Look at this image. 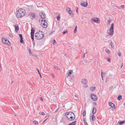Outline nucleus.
<instances>
[{"instance_id":"nucleus-41","label":"nucleus","mask_w":125,"mask_h":125,"mask_svg":"<svg viewBox=\"0 0 125 125\" xmlns=\"http://www.w3.org/2000/svg\"><path fill=\"white\" fill-rule=\"evenodd\" d=\"M118 55L119 56H121V53L120 52H119L118 53Z\"/></svg>"},{"instance_id":"nucleus-18","label":"nucleus","mask_w":125,"mask_h":125,"mask_svg":"<svg viewBox=\"0 0 125 125\" xmlns=\"http://www.w3.org/2000/svg\"><path fill=\"white\" fill-rule=\"evenodd\" d=\"M87 82V80L86 79H82L81 81L82 83L84 84H86Z\"/></svg>"},{"instance_id":"nucleus-45","label":"nucleus","mask_w":125,"mask_h":125,"mask_svg":"<svg viewBox=\"0 0 125 125\" xmlns=\"http://www.w3.org/2000/svg\"><path fill=\"white\" fill-rule=\"evenodd\" d=\"M40 100L42 101H43V98L42 97H41L40 98Z\"/></svg>"},{"instance_id":"nucleus-58","label":"nucleus","mask_w":125,"mask_h":125,"mask_svg":"<svg viewBox=\"0 0 125 125\" xmlns=\"http://www.w3.org/2000/svg\"><path fill=\"white\" fill-rule=\"evenodd\" d=\"M124 106H125V103L124 104Z\"/></svg>"},{"instance_id":"nucleus-14","label":"nucleus","mask_w":125,"mask_h":125,"mask_svg":"<svg viewBox=\"0 0 125 125\" xmlns=\"http://www.w3.org/2000/svg\"><path fill=\"white\" fill-rule=\"evenodd\" d=\"M29 15L30 16V18L31 20L35 18V15L34 13L31 12L29 13Z\"/></svg>"},{"instance_id":"nucleus-17","label":"nucleus","mask_w":125,"mask_h":125,"mask_svg":"<svg viewBox=\"0 0 125 125\" xmlns=\"http://www.w3.org/2000/svg\"><path fill=\"white\" fill-rule=\"evenodd\" d=\"M19 36L20 38V42L21 43H22L23 42L22 35L21 34H19Z\"/></svg>"},{"instance_id":"nucleus-48","label":"nucleus","mask_w":125,"mask_h":125,"mask_svg":"<svg viewBox=\"0 0 125 125\" xmlns=\"http://www.w3.org/2000/svg\"><path fill=\"white\" fill-rule=\"evenodd\" d=\"M103 72H101V76H103Z\"/></svg>"},{"instance_id":"nucleus-13","label":"nucleus","mask_w":125,"mask_h":125,"mask_svg":"<svg viewBox=\"0 0 125 125\" xmlns=\"http://www.w3.org/2000/svg\"><path fill=\"white\" fill-rule=\"evenodd\" d=\"M66 116H71V115H74V114L71 112H67L66 113Z\"/></svg>"},{"instance_id":"nucleus-34","label":"nucleus","mask_w":125,"mask_h":125,"mask_svg":"<svg viewBox=\"0 0 125 125\" xmlns=\"http://www.w3.org/2000/svg\"><path fill=\"white\" fill-rule=\"evenodd\" d=\"M86 111L84 110L83 111V116H84L85 115Z\"/></svg>"},{"instance_id":"nucleus-35","label":"nucleus","mask_w":125,"mask_h":125,"mask_svg":"<svg viewBox=\"0 0 125 125\" xmlns=\"http://www.w3.org/2000/svg\"><path fill=\"white\" fill-rule=\"evenodd\" d=\"M56 18L58 20H59L60 18V16L58 15L57 17Z\"/></svg>"},{"instance_id":"nucleus-50","label":"nucleus","mask_w":125,"mask_h":125,"mask_svg":"<svg viewBox=\"0 0 125 125\" xmlns=\"http://www.w3.org/2000/svg\"><path fill=\"white\" fill-rule=\"evenodd\" d=\"M76 12L77 13L78 8L77 7H76Z\"/></svg>"},{"instance_id":"nucleus-42","label":"nucleus","mask_w":125,"mask_h":125,"mask_svg":"<svg viewBox=\"0 0 125 125\" xmlns=\"http://www.w3.org/2000/svg\"><path fill=\"white\" fill-rule=\"evenodd\" d=\"M83 122L84 123H85V122H86V119L85 118H84L83 119Z\"/></svg>"},{"instance_id":"nucleus-51","label":"nucleus","mask_w":125,"mask_h":125,"mask_svg":"<svg viewBox=\"0 0 125 125\" xmlns=\"http://www.w3.org/2000/svg\"><path fill=\"white\" fill-rule=\"evenodd\" d=\"M94 105H96V104L95 102H94L93 103Z\"/></svg>"},{"instance_id":"nucleus-56","label":"nucleus","mask_w":125,"mask_h":125,"mask_svg":"<svg viewBox=\"0 0 125 125\" xmlns=\"http://www.w3.org/2000/svg\"><path fill=\"white\" fill-rule=\"evenodd\" d=\"M123 63L122 65L121 66V68L123 66Z\"/></svg>"},{"instance_id":"nucleus-55","label":"nucleus","mask_w":125,"mask_h":125,"mask_svg":"<svg viewBox=\"0 0 125 125\" xmlns=\"http://www.w3.org/2000/svg\"><path fill=\"white\" fill-rule=\"evenodd\" d=\"M47 120V119H46L45 120H44L43 121V123H44Z\"/></svg>"},{"instance_id":"nucleus-11","label":"nucleus","mask_w":125,"mask_h":125,"mask_svg":"<svg viewBox=\"0 0 125 125\" xmlns=\"http://www.w3.org/2000/svg\"><path fill=\"white\" fill-rule=\"evenodd\" d=\"M66 117L70 121H72L73 120H74L75 117L74 115H71V116H67Z\"/></svg>"},{"instance_id":"nucleus-61","label":"nucleus","mask_w":125,"mask_h":125,"mask_svg":"<svg viewBox=\"0 0 125 125\" xmlns=\"http://www.w3.org/2000/svg\"><path fill=\"white\" fill-rule=\"evenodd\" d=\"M58 110V109H57L55 111V112H56Z\"/></svg>"},{"instance_id":"nucleus-54","label":"nucleus","mask_w":125,"mask_h":125,"mask_svg":"<svg viewBox=\"0 0 125 125\" xmlns=\"http://www.w3.org/2000/svg\"><path fill=\"white\" fill-rule=\"evenodd\" d=\"M85 125H88L87 122H85V123H84Z\"/></svg>"},{"instance_id":"nucleus-24","label":"nucleus","mask_w":125,"mask_h":125,"mask_svg":"<svg viewBox=\"0 0 125 125\" xmlns=\"http://www.w3.org/2000/svg\"><path fill=\"white\" fill-rule=\"evenodd\" d=\"M122 98V97L120 95H119L117 98V100H120Z\"/></svg>"},{"instance_id":"nucleus-46","label":"nucleus","mask_w":125,"mask_h":125,"mask_svg":"<svg viewBox=\"0 0 125 125\" xmlns=\"http://www.w3.org/2000/svg\"><path fill=\"white\" fill-rule=\"evenodd\" d=\"M51 76L52 77H53V78H54L55 77V76H54V75L53 74H51Z\"/></svg>"},{"instance_id":"nucleus-9","label":"nucleus","mask_w":125,"mask_h":125,"mask_svg":"<svg viewBox=\"0 0 125 125\" xmlns=\"http://www.w3.org/2000/svg\"><path fill=\"white\" fill-rule=\"evenodd\" d=\"M35 31L34 30L32 29L31 30V38L33 41L34 40V33Z\"/></svg>"},{"instance_id":"nucleus-62","label":"nucleus","mask_w":125,"mask_h":125,"mask_svg":"<svg viewBox=\"0 0 125 125\" xmlns=\"http://www.w3.org/2000/svg\"><path fill=\"white\" fill-rule=\"evenodd\" d=\"M14 115L15 116H16V115Z\"/></svg>"},{"instance_id":"nucleus-1","label":"nucleus","mask_w":125,"mask_h":125,"mask_svg":"<svg viewBox=\"0 0 125 125\" xmlns=\"http://www.w3.org/2000/svg\"><path fill=\"white\" fill-rule=\"evenodd\" d=\"M25 14L24 9H19L16 12V15L18 18H20L24 16Z\"/></svg>"},{"instance_id":"nucleus-19","label":"nucleus","mask_w":125,"mask_h":125,"mask_svg":"<svg viewBox=\"0 0 125 125\" xmlns=\"http://www.w3.org/2000/svg\"><path fill=\"white\" fill-rule=\"evenodd\" d=\"M96 108L95 107H94L92 111V113L93 114H94L96 112Z\"/></svg>"},{"instance_id":"nucleus-32","label":"nucleus","mask_w":125,"mask_h":125,"mask_svg":"<svg viewBox=\"0 0 125 125\" xmlns=\"http://www.w3.org/2000/svg\"><path fill=\"white\" fill-rule=\"evenodd\" d=\"M77 26H76L75 27V29L74 31V33H75L76 32V31H77Z\"/></svg>"},{"instance_id":"nucleus-7","label":"nucleus","mask_w":125,"mask_h":125,"mask_svg":"<svg viewBox=\"0 0 125 125\" xmlns=\"http://www.w3.org/2000/svg\"><path fill=\"white\" fill-rule=\"evenodd\" d=\"M66 11L69 14L72 16L73 17L74 15L73 14L72 11L71 10V9L68 7H67L66 8Z\"/></svg>"},{"instance_id":"nucleus-40","label":"nucleus","mask_w":125,"mask_h":125,"mask_svg":"<svg viewBox=\"0 0 125 125\" xmlns=\"http://www.w3.org/2000/svg\"><path fill=\"white\" fill-rule=\"evenodd\" d=\"M107 61L108 62H111L110 59V58H107Z\"/></svg>"},{"instance_id":"nucleus-8","label":"nucleus","mask_w":125,"mask_h":125,"mask_svg":"<svg viewBox=\"0 0 125 125\" xmlns=\"http://www.w3.org/2000/svg\"><path fill=\"white\" fill-rule=\"evenodd\" d=\"M91 97L92 99L94 101H96L97 99V96L94 94H91Z\"/></svg>"},{"instance_id":"nucleus-28","label":"nucleus","mask_w":125,"mask_h":125,"mask_svg":"<svg viewBox=\"0 0 125 125\" xmlns=\"http://www.w3.org/2000/svg\"><path fill=\"white\" fill-rule=\"evenodd\" d=\"M73 71L72 70H70L68 72V76H69L72 73Z\"/></svg>"},{"instance_id":"nucleus-21","label":"nucleus","mask_w":125,"mask_h":125,"mask_svg":"<svg viewBox=\"0 0 125 125\" xmlns=\"http://www.w3.org/2000/svg\"><path fill=\"white\" fill-rule=\"evenodd\" d=\"M76 123V121H74L73 122L71 123H70L68 125H75V123Z\"/></svg>"},{"instance_id":"nucleus-37","label":"nucleus","mask_w":125,"mask_h":125,"mask_svg":"<svg viewBox=\"0 0 125 125\" xmlns=\"http://www.w3.org/2000/svg\"><path fill=\"white\" fill-rule=\"evenodd\" d=\"M9 36L11 38H12L13 37V35L11 33H9Z\"/></svg>"},{"instance_id":"nucleus-22","label":"nucleus","mask_w":125,"mask_h":125,"mask_svg":"<svg viewBox=\"0 0 125 125\" xmlns=\"http://www.w3.org/2000/svg\"><path fill=\"white\" fill-rule=\"evenodd\" d=\"M95 89V87H91L90 88V90L91 91H93Z\"/></svg>"},{"instance_id":"nucleus-59","label":"nucleus","mask_w":125,"mask_h":125,"mask_svg":"<svg viewBox=\"0 0 125 125\" xmlns=\"http://www.w3.org/2000/svg\"><path fill=\"white\" fill-rule=\"evenodd\" d=\"M38 73H39V74L40 75L41 74H40V72H38Z\"/></svg>"},{"instance_id":"nucleus-2","label":"nucleus","mask_w":125,"mask_h":125,"mask_svg":"<svg viewBox=\"0 0 125 125\" xmlns=\"http://www.w3.org/2000/svg\"><path fill=\"white\" fill-rule=\"evenodd\" d=\"M44 35V33L43 32L39 31L35 33V37L38 40H41L43 37Z\"/></svg>"},{"instance_id":"nucleus-47","label":"nucleus","mask_w":125,"mask_h":125,"mask_svg":"<svg viewBox=\"0 0 125 125\" xmlns=\"http://www.w3.org/2000/svg\"><path fill=\"white\" fill-rule=\"evenodd\" d=\"M121 7L123 9L124 8V5H122L121 6Z\"/></svg>"},{"instance_id":"nucleus-36","label":"nucleus","mask_w":125,"mask_h":125,"mask_svg":"<svg viewBox=\"0 0 125 125\" xmlns=\"http://www.w3.org/2000/svg\"><path fill=\"white\" fill-rule=\"evenodd\" d=\"M56 42V41L55 39H54L53 41V45L55 44V43Z\"/></svg>"},{"instance_id":"nucleus-44","label":"nucleus","mask_w":125,"mask_h":125,"mask_svg":"<svg viewBox=\"0 0 125 125\" xmlns=\"http://www.w3.org/2000/svg\"><path fill=\"white\" fill-rule=\"evenodd\" d=\"M49 117V115H47V116H46L45 117V118H46V119H47Z\"/></svg>"},{"instance_id":"nucleus-38","label":"nucleus","mask_w":125,"mask_h":125,"mask_svg":"<svg viewBox=\"0 0 125 125\" xmlns=\"http://www.w3.org/2000/svg\"><path fill=\"white\" fill-rule=\"evenodd\" d=\"M68 32V31L67 30H66V31H63L62 32V33L63 34H64L65 33H67Z\"/></svg>"},{"instance_id":"nucleus-26","label":"nucleus","mask_w":125,"mask_h":125,"mask_svg":"<svg viewBox=\"0 0 125 125\" xmlns=\"http://www.w3.org/2000/svg\"><path fill=\"white\" fill-rule=\"evenodd\" d=\"M111 20L110 19H109L108 20L107 22V25H109L110 24V23L111 21Z\"/></svg>"},{"instance_id":"nucleus-33","label":"nucleus","mask_w":125,"mask_h":125,"mask_svg":"<svg viewBox=\"0 0 125 125\" xmlns=\"http://www.w3.org/2000/svg\"><path fill=\"white\" fill-rule=\"evenodd\" d=\"M39 114L40 115H44L45 114V113L43 112H40Z\"/></svg>"},{"instance_id":"nucleus-57","label":"nucleus","mask_w":125,"mask_h":125,"mask_svg":"<svg viewBox=\"0 0 125 125\" xmlns=\"http://www.w3.org/2000/svg\"><path fill=\"white\" fill-rule=\"evenodd\" d=\"M1 66L0 67V71H1Z\"/></svg>"},{"instance_id":"nucleus-60","label":"nucleus","mask_w":125,"mask_h":125,"mask_svg":"<svg viewBox=\"0 0 125 125\" xmlns=\"http://www.w3.org/2000/svg\"><path fill=\"white\" fill-rule=\"evenodd\" d=\"M40 75V77H41H41H42V76H41V74Z\"/></svg>"},{"instance_id":"nucleus-29","label":"nucleus","mask_w":125,"mask_h":125,"mask_svg":"<svg viewBox=\"0 0 125 125\" xmlns=\"http://www.w3.org/2000/svg\"><path fill=\"white\" fill-rule=\"evenodd\" d=\"M92 120L93 121H94L95 120L94 115H92Z\"/></svg>"},{"instance_id":"nucleus-31","label":"nucleus","mask_w":125,"mask_h":125,"mask_svg":"<svg viewBox=\"0 0 125 125\" xmlns=\"http://www.w3.org/2000/svg\"><path fill=\"white\" fill-rule=\"evenodd\" d=\"M54 68L57 70H60V68L57 66H55Z\"/></svg>"},{"instance_id":"nucleus-25","label":"nucleus","mask_w":125,"mask_h":125,"mask_svg":"<svg viewBox=\"0 0 125 125\" xmlns=\"http://www.w3.org/2000/svg\"><path fill=\"white\" fill-rule=\"evenodd\" d=\"M125 122V121H121L119 123V124L120 125H122Z\"/></svg>"},{"instance_id":"nucleus-27","label":"nucleus","mask_w":125,"mask_h":125,"mask_svg":"<svg viewBox=\"0 0 125 125\" xmlns=\"http://www.w3.org/2000/svg\"><path fill=\"white\" fill-rule=\"evenodd\" d=\"M105 50L106 52L107 53H108V54H109L110 52V51H109V50H108V49H107V48H106L105 49Z\"/></svg>"},{"instance_id":"nucleus-30","label":"nucleus","mask_w":125,"mask_h":125,"mask_svg":"<svg viewBox=\"0 0 125 125\" xmlns=\"http://www.w3.org/2000/svg\"><path fill=\"white\" fill-rule=\"evenodd\" d=\"M74 96L75 98V99H77L78 98V95L76 94L74 95Z\"/></svg>"},{"instance_id":"nucleus-23","label":"nucleus","mask_w":125,"mask_h":125,"mask_svg":"<svg viewBox=\"0 0 125 125\" xmlns=\"http://www.w3.org/2000/svg\"><path fill=\"white\" fill-rule=\"evenodd\" d=\"M33 124L34 125H38V121H33Z\"/></svg>"},{"instance_id":"nucleus-6","label":"nucleus","mask_w":125,"mask_h":125,"mask_svg":"<svg viewBox=\"0 0 125 125\" xmlns=\"http://www.w3.org/2000/svg\"><path fill=\"white\" fill-rule=\"evenodd\" d=\"M91 21L92 22H94L97 23H98L100 22V21L99 18L95 17L92 18L91 20Z\"/></svg>"},{"instance_id":"nucleus-10","label":"nucleus","mask_w":125,"mask_h":125,"mask_svg":"<svg viewBox=\"0 0 125 125\" xmlns=\"http://www.w3.org/2000/svg\"><path fill=\"white\" fill-rule=\"evenodd\" d=\"M40 16L41 19V20H43V21H44V20H45L44 18L46 17V15L45 14L43 13H40Z\"/></svg>"},{"instance_id":"nucleus-49","label":"nucleus","mask_w":125,"mask_h":125,"mask_svg":"<svg viewBox=\"0 0 125 125\" xmlns=\"http://www.w3.org/2000/svg\"><path fill=\"white\" fill-rule=\"evenodd\" d=\"M102 81H104L103 76H101Z\"/></svg>"},{"instance_id":"nucleus-64","label":"nucleus","mask_w":125,"mask_h":125,"mask_svg":"<svg viewBox=\"0 0 125 125\" xmlns=\"http://www.w3.org/2000/svg\"><path fill=\"white\" fill-rule=\"evenodd\" d=\"M13 82H11V83H13Z\"/></svg>"},{"instance_id":"nucleus-15","label":"nucleus","mask_w":125,"mask_h":125,"mask_svg":"<svg viewBox=\"0 0 125 125\" xmlns=\"http://www.w3.org/2000/svg\"><path fill=\"white\" fill-rule=\"evenodd\" d=\"M14 28H15V32H17L19 30V27L17 25H15L14 26Z\"/></svg>"},{"instance_id":"nucleus-63","label":"nucleus","mask_w":125,"mask_h":125,"mask_svg":"<svg viewBox=\"0 0 125 125\" xmlns=\"http://www.w3.org/2000/svg\"><path fill=\"white\" fill-rule=\"evenodd\" d=\"M87 53V52H85V54Z\"/></svg>"},{"instance_id":"nucleus-43","label":"nucleus","mask_w":125,"mask_h":125,"mask_svg":"<svg viewBox=\"0 0 125 125\" xmlns=\"http://www.w3.org/2000/svg\"><path fill=\"white\" fill-rule=\"evenodd\" d=\"M54 31H51V33H50V34H52L54 33Z\"/></svg>"},{"instance_id":"nucleus-20","label":"nucleus","mask_w":125,"mask_h":125,"mask_svg":"<svg viewBox=\"0 0 125 125\" xmlns=\"http://www.w3.org/2000/svg\"><path fill=\"white\" fill-rule=\"evenodd\" d=\"M110 43L111 46V47L112 48L114 49V43L112 41H111L110 42Z\"/></svg>"},{"instance_id":"nucleus-5","label":"nucleus","mask_w":125,"mask_h":125,"mask_svg":"<svg viewBox=\"0 0 125 125\" xmlns=\"http://www.w3.org/2000/svg\"><path fill=\"white\" fill-rule=\"evenodd\" d=\"M2 41L3 43L5 44L6 45L9 46L10 44L9 41L6 38L4 37L2 38Z\"/></svg>"},{"instance_id":"nucleus-3","label":"nucleus","mask_w":125,"mask_h":125,"mask_svg":"<svg viewBox=\"0 0 125 125\" xmlns=\"http://www.w3.org/2000/svg\"><path fill=\"white\" fill-rule=\"evenodd\" d=\"M114 23H113L111 25L110 27L109 30L110 32H108V33L110 35H112L114 34Z\"/></svg>"},{"instance_id":"nucleus-53","label":"nucleus","mask_w":125,"mask_h":125,"mask_svg":"<svg viewBox=\"0 0 125 125\" xmlns=\"http://www.w3.org/2000/svg\"><path fill=\"white\" fill-rule=\"evenodd\" d=\"M85 53H84V55H83V58H84L85 57Z\"/></svg>"},{"instance_id":"nucleus-16","label":"nucleus","mask_w":125,"mask_h":125,"mask_svg":"<svg viewBox=\"0 0 125 125\" xmlns=\"http://www.w3.org/2000/svg\"><path fill=\"white\" fill-rule=\"evenodd\" d=\"M85 3L84 2L83 3H81V5L83 7H86L88 5V4L87 1L86 2V4H85Z\"/></svg>"},{"instance_id":"nucleus-4","label":"nucleus","mask_w":125,"mask_h":125,"mask_svg":"<svg viewBox=\"0 0 125 125\" xmlns=\"http://www.w3.org/2000/svg\"><path fill=\"white\" fill-rule=\"evenodd\" d=\"M41 22L40 23V25L43 28H46L47 26V24L46 20H41Z\"/></svg>"},{"instance_id":"nucleus-12","label":"nucleus","mask_w":125,"mask_h":125,"mask_svg":"<svg viewBox=\"0 0 125 125\" xmlns=\"http://www.w3.org/2000/svg\"><path fill=\"white\" fill-rule=\"evenodd\" d=\"M108 104L110 106L112 107V110H114L115 109V106L114 104L110 102Z\"/></svg>"},{"instance_id":"nucleus-52","label":"nucleus","mask_w":125,"mask_h":125,"mask_svg":"<svg viewBox=\"0 0 125 125\" xmlns=\"http://www.w3.org/2000/svg\"><path fill=\"white\" fill-rule=\"evenodd\" d=\"M36 70L38 72H39V70L38 68H36Z\"/></svg>"},{"instance_id":"nucleus-39","label":"nucleus","mask_w":125,"mask_h":125,"mask_svg":"<svg viewBox=\"0 0 125 125\" xmlns=\"http://www.w3.org/2000/svg\"><path fill=\"white\" fill-rule=\"evenodd\" d=\"M28 51H29V53L30 54H32L31 52V50L30 49H29Z\"/></svg>"}]
</instances>
